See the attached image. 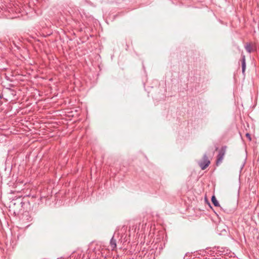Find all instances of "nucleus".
<instances>
[{
	"label": "nucleus",
	"instance_id": "obj_6",
	"mask_svg": "<svg viewBox=\"0 0 259 259\" xmlns=\"http://www.w3.org/2000/svg\"><path fill=\"white\" fill-rule=\"evenodd\" d=\"M246 137L248 138L249 141H251V138L250 135L249 134H248V133L246 134Z\"/></svg>",
	"mask_w": 259,
	"mask_h": 259
},
{
	"label": "nucleus",
	"instance_id": "obj_3",
	"mask_svg": "<svg viewBox=\"0 0 259 259\" xmlns=\"http://www.w3.org/2000/svg\"><path fill=\"white\" fill-rule=\"evenodd\" d=\"M225 154V150L224 148H222L217 156V165H218L222 162L224 156Z\"/></svg>",
	"mask_w": 259,
	"mask_h": 259
},
{
	"label": "nucleus",
	"instance_id": "obj_4",
	"mask_svg": "<svg viewBox=\"0 0 259 259\" xmlns=\"http://www.w3.org/2000/svg\"><path fill=\"white\" fill-rule=\"evenodd\" d=\"M211 201L214 206H219V203L214 196H212Z\"/></svg>",
	"mask_w": 259,
	"mask_h": 259
},
{
	"label": "nucleus",
	"instance_id": "obj_1",
	"mask_svg": "<svg viewBox=\"0 0 259 259\" xmlns=\"http://www.w3.org/2000/svg\"><path fill=\"white\" fill-rule=\"evenodd\" d=\"M209 164L210 161L206 156H203L202 160L199 162V165L203 170L205 169Z\"/></svg>",
	"mask_w": 259,
	"mask_h": 259
},
{
	"label": "nucleus",
	"instance_id": "obj_2",
	"mask_svg": "<svg viewBox=\"0 0 259 259\" xmlns=\"http://www.w3.org/2000/svg\"><path fill=\"white\" fill-rule=\"evenodd\" d=\"M237 48L239 50V51L241 52V59L240 61L241 62L242 71V73L244 74L246 69L245 56L243 53V51L242 50L241 51L239 47H238Z\"/></svg>",
	"mask_w": 259,
	"mask_h": 259
},
{
	"label": "nucleus",
	"instance_id": "obj_5",
	"mask_svg": "<svg viewBox=\"0 0 259 259\" xmlns=\"http://www.w3.org/2000/svg\"><path fill=\"white\" fill-rule=\"evenodd\" d=\"M245 48L248 53H250L252 52V46L250 44H246L245 46Z\"/></svg>",
	"mask_w": 259,
	"mask_h": 259
}]
</instances>
